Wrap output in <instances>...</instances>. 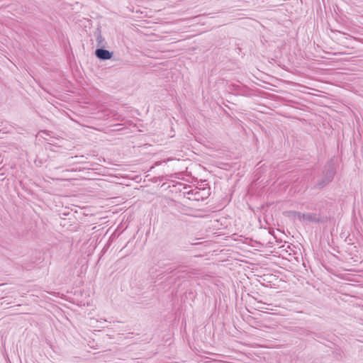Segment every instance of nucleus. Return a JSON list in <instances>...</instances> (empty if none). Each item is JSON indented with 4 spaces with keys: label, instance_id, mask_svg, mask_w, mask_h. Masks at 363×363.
<instances>
[{
    "label": "nucleus",
    "instance_id": "nucleus-1",
    "mask_svg": "<svg viewBox=\"0 0 363 363\" xmlns=\"http://www.w3.org/2000/svg\"><path fill=\"white\" fill-rule=\"evenodd\" d=\"M95 55L100 60H109L113 56V52L104 48H98L95 50Z\"/></svg>",
    "mask_w": 363,
    "mask_h": 363
},
{
    "label": "nucleus",
    "instance_id": "nucleus-2",
    "mask_svg": "<svg viewBox=\"0 0 363 363\" xmlns=\"http://www.w3.org/2000/svg\"><path fill=\"white\" fill-rule=\"evenodd\" d=\"M301 218L303 220L307 221L308 223L319 221L318 216L316 214L312 213H303Z\"/></svg>",
    "mask_w": 363,
    "mask_h": 363
},
{
    "label": "nucleus",
    "instance_id": "nucleus-3",
    "mask_svg": "<svg viewBox=\"0 0 363 363\" xmlns=\"http://www.w3.org/2000/svg\"><path fill=\"white\" fill-rule=\"evenodd\" d=\"M333 177V171H330L328 175H327L324 179H323L315 185V187L318 189H321L324 187L327 184H328L332 180Z\"/></svg>",
    "mask_w": 363,
    "mask_h": 363
}]
</instances>
